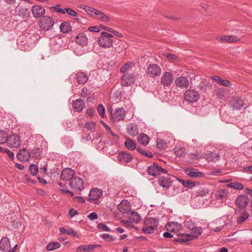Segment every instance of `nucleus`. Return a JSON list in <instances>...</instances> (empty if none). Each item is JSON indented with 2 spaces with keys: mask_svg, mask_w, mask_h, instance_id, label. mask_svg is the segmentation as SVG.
<instances>
[{
  "mask_svg": "<svg viewBox=\"0 0 252 252\" xmlns=\"http://www.w3.org/2000/svg\"><path fill=\"white\" fill-rule=\"evenodd\" d=\"M249 202V198L246 195H241L237 197L235 203L236 205L242 209H245Z\"/></svg>",
  "mask_w": 252,
  "mask_h": 252,
  "instance_id": "nucleus-14",
  "label": "nucleus"
},
{
  "mask_svg": "<svg viewBox=\"0 0 252 252\" xmlns=\"http://www.w3.org/2000/svg\"><path fill=\"white\" fill-rule=\"evenodd\" d=\"M102 237L106 240L107 242H111L116 240L115 238H114L112 235L109 234L105 233L102 235Z\"/></svg>",
  "mask_w": 252,
  "mask_h": 252,
  "instance_id": "nucleus-56",
  "label": "nucleus"
},
{
  "mask_svg": "<svg viewBox=\"0 0 252 252\" xmlns=\"http://www.w3.org/2000/svg\"><path fill=\"white\" fill-rule=\"evenodd\" d=\"M31 153L26 148L20 150L17 155V158L21 161H27L31 158Z\"/></svg>",
  "mask_w": 252,
  "mask_h": 252,
  "instance_id": "nucleus-19",
  "label": "nucleus"
},
{
  "mask_svg": "<svg viewBox=\"0 0 252 252\" xmlns=\"http://www.w3.org/2000/svg\"><path fill=\"white\" fill-rule=\"evenodd\" d=\"M72 77L73 78L76 79L78 83L79 84H85L88 80L89 78L86 73L81 71L77 72L75 75L74 74L71 75L70 76V78L71 79Z\"/></svg>",
  "mask_w": 252,
  "mask_h": 252,
  "instance_id": "nucleus-16",
  "label": "nucleus"
},
{
  "mask_svg": "<svg viewBox=\"0 0 252 252\" xmlns=\"http://www.w3.org/2000/svg\"><path fill=\"white\" fill-rule=\"evenodd\" d=\"M199 97V94L194 90H190V102L196 101Z\"/></svg>",
  "mask_w": 252,
  "mask_h": 252,
  "instance_id": "nucleus-42",
  "label": "nucleus"
},
{
  "mask_svg": "<svg viewBox=\"0 0 252 252\" xmlns=\"http://www.w3.org/2000/svg\"><path fill=\"white\" fill-rule=\"evenodd\" d=\"M165 227L167 231L172 232L174 234L182 229V225L175 222H168Z\"/></svg>",
  "mask_w": 252,
  "mask_h": 252,
  "instance_id": "nucleus-22",
  "label": "nucleus"
},
{
  "mask_svg": "<svg viewBox=\"0 0 252 252\" xmlns=\"http://www.w3.org/2000/svg\"><path fill=\"white\" fill-rule=\"evenodd\" d=\"M226 187L239 190H242L244 189L243 185L241 183L237 182L229 183L226 185Z\"/></svg>",
  "mask_w": 252,
  "mask_h": 252,
  "instance_id": "nucleus-40",
  "label": "nucleus"
},
{
  "mask_svg": "<svg viewBox=\"0 0 252 252\" xmlns=\"http://www.w3.org/2000/svg\"><path fill=\"white\" fill-rule=\"evenodd\" d=\"M75 171L74 170L66 168L64 169L61 174V179L63 181L71 180L74 178Z\"/></svg>",
  "mask_w": 252,
  "mask_h": 252,
  "instance_id": "nucleus-13",
  "label": "nucleus"
},
{
  "mask_svg": "<svg viewBox=\"0 0 252 252\" xmlns=\"http://www.w3.org/2000/svg\"><path fill=\"white\" fill-rule=\"evenodd\" d=\"M172 232L167 231L163 233V235L165 238H173V241L174 242H178L181 243H184L189 241V234H186L179 233H172Z\"/></svg>",
  "mask_w": 252,
  "mask_h": 252,
  "instance_id": "nucleus-3",
  "label": "nucleus"
},
{
  "mask_svg": "<svg viewBox=\"0 0 252 252\" xmlns=\"http://www.w3.org/2000/svg\"><path fill=\"white\" fill-rule=\"evenodd\" d=\"M146 72L150 77L154 78L160 75L161 68L157 64H150L147 67Z\"/></svg>",
  "mask_w": 252,
  "mask_h": 252,
  "instance_id": "nucleus-11",
  "label": "nucleus"
},
{
  "mask_svg": "<svg viewBox=\"0 0 252 252\" xmlns=\"http://www.w3.org/2000/svg\"><path fill=\"white\" fill-rule=\"evenodd\" d=\"M60 30L63 33H68L71 31L72 28L70 24L64 22L62 23L60 26Z\"/></svg>",
  "mask_w": 252,
  "mask_h": 252,
  "instance_id": "nucleus-38",
  "label": "nucleus"
},
{
  "mask_svg": "<svg viewBox=\"0 0 252 252\" xmlns=\"http://www.w3.org/2000/svg\"><path fill=\"white\" fill-rule=\"evenodd\" d=\"M60 247V244L58 242H51L46 246V249L48 251H51L55 250Z\"/></svg>",
  "mask_w": 252,
  "mask_h": 252,
  "instance_id": "nucleus-45",
  "label": "nucleus"
},
{
  "mask_svg": "<svg viewBox=\"0 0 252 252\" xmlns=\"http://www.w3.org/2000/svg\"><path fill=\"white\" fill-rule=\"evenodd\" d=\"M134 66L133 63H127L124 65L120 69V72L123 73H126L131 71L132 68Z\"/></svg>",
  "mask_w": 252,
  "mask_h": 252,
  "instance_id": "nucleus-39",
  "label": "nucleus"
},
{
  "mask_svg": "<svg viewBox=\"0 0 252 252\" xmlns=\"http://www.w3.org/2000/svg\"><path fill=\"white\" fill-rule=\"evenodd\" d=\"M230 106L235 110H240L244 106V101L242 98L238 97H233L229 101Z\"/></svg>",
  "mask_w": 252,
  "mask_h": 252,
  "instance_id": "nucleus-17",
  "label": "nucleus"
},
{
  "mask_svg": "<svg viewBox=\"0 0 252 252\" xmlns=\"http://www.w3.org/2000/svg\"><path fill=\"white\" fill-rule=\"evenodd\" d=\"M7 137L8 134L5 131L0 130V144H2L6 142Z\"/></svg>",
  "mask_w": 252,
  "mask_h": 252,
  "instance_id": "nucleus-47",
  "label": "nucleus"
},
{
  "mask_svg": "<svg viewBox=\"0 0 252 252\" xmlns=\"http://www.w3.org/2000/svg\"><path fill=\"white\" fill-rule=\"evenodd\" d=\"M138 142L143 146H146L149 142V137L146 134L141 133L137 137Z\"/></svg>",
  "mask_w": 252,
  "mask_h": 252,
  "instance_id": "nucleus-31",
  "label": "nucleus"
},
{
  "mask_svg": "<svg viewBox=\"0 0 252 252\" xmlns=\"http://www.w3.org/2000/svg\"><path fill=\"white\" fill-rule=\"evenodd\" d=\"M196 184L197 185V188H199V190H197V192L198 193L197 195L203 196L206 194H209L210 192L211 191L209 188L208 187V186L203 185L199 186V182H194L190 180V189H192L193 187H195Z\"/></svg>",
  "mask_w": 252,
  "mask_h": 252,
  "instance_id": "nucleus-9",
  "label": "nucleus"
},
{
  "mask_svg": "<svg viewBox=\"0 0 252 252\" xmlns=\"http://www.w3.org/2000/svg\"><path fill=\"white\" fill-rule=\"evenodd\" d=\"M88 218L90 220H94L98 218V215L96 213L92 212L88 216Z\"/></svg>",
  "mask_w": 252,
  "mask_h": 252,
  "instance_id": "nucleus-64",
  "label": "nucleus"
},
{
  "mask_svg": "<svg viewBox=\"0 0 252 252\" xmlns=\"http://www.w3.org/2000/svg\"><path fill=\"white\" fill-rule=\"evenodd\" d=\"M38 24L41 30L48 31L52 29L55 22L52 17L44 15L40 18Z\"/></svg>",
  "mask_w": 252,
  "mask_h": 252,
  "instance_id": "nucleus-2",
  "label": "nucleus"
},
{
  "mask_svg": "<svg viewBox=\"0 0 252 252\" xmlns=\"http://www.w3.org/2000/svg\"><path fill=\"white\" fill-rule=\"evenodd\" d=\"M135 81V77L134 75V72L130 71V73H126L123 76L121 79V84L123 86L128 87L133 84Z\"/></svg>",
  "mask_w": 252,
  "mask_h": 252,
  "instance_id": "nucleus-7",
  "label": "nucleus"
},
{
  "mask_svg": "<svg viewBox=\"0 0 252 252\" xmlns=\"http://www.w3.org/2000/svg\"><path fill=\"white\" fill-rule=\"evenodd\" d=\"M143 232L148 233L152 234L154 233L156 231L157 229L152 226H147L142 228Z\"/></svg>",
  "mask_w": 252,
  "mask_h": 252,
  "instance_id": "nucleus-49",
  "label": "nucleus"
},
{
  "mask_svg": "<svg viewBox=\"0 0 252 252\" xmlns=\"http://www.w3.org/2000/svg\"><path fill=\"white\" fill-rule=\"evenodd\" d=\"M85 127L87 129L91 130L95 127V124L94 122H87L85 125Z\"/></svg>",
  "mask_w": 252,
  "mask_h": 252,
  "instance_id": "nucleus-61",
  "label": "nucleus"
},
{
  "mask_svg": "<svg viewBox=\"0 0 252 252\" xmlns=\"http://www.w3.org/2000/svg\"><path fill=\"white\" fill-rule=\"evenodd\" d=\"M192 144L191 145V147L195 150V153H190V160H198L200 158H201L203 157V155H201L199 149L200 148L199 143L197 142L196 139H192Z\"/></svg>",
  "mask_w": 252,
  "mask_h": 252,
  "instance_id": "nucleus-8",
  "label": "nucleus"
},
{
  "mask_svg": "<svg viewBox=\"0 0 252 252\" xmlns=\"http://www.w3.org/2000/svg\"><path fill=\"white\" fill-rule=\"evenodd\" d=\"M249 217V213L248 212H244L241 216L237 217V222L239 224H241L244 222V221L247 220Z\"/></svg>",
  "mask_w": 252,
  "mask_h": 252,
  "instance_id": "nucleus-43",
  "label": "nucleus"
},
{
  "mask_svg": "<svg viewBox=\"0 0 252 252\" xmlns=\"http://www.w3.org/2000/svg\"><path fill=\"white\" fill-rule=\"evenodd\" d=\"M76 43L81 46H86L88 43V38L84 33L78 34L75 39Z\"/></svg>",
  "mask_w": 252,
  "mask_h": 252,
  "instance_id": "nucleus-26",
  "label": "nucleus"
},
{
  "mask_svg": "<svg viewBox=\"0 0 252 252\" xmlns=\"http://www.w3.org/2000/svg\"><path fill=\"white\" fill-rule=\"evenodd\" d=\"M30 169L31 171V174L33 176H35L38 172V166L36 164H32L30 165Z\"/></svg>",
  "mask_w": 252,
  "mask_h": 252,
  "instance_id": "nucleus-53",
  "label": "nucleus"
},
{
  "mask_svg": "<svg viewBox=\"0 0 252 252\" xmlns=\"http://www.w3.org/2000/svg\"><path fill=\"white\" fill-rule=\"evenodd\" d=\"M117 158L121 164L129 162L132 160V156L131 155L126 152H121L119 153Z\"/></svg>",
  "mask_w": 252,
  "mask_h": 252,
  "instance_id": "nucleus-21",
  "label": "nucleus"
},
{
  "mask_svg": "<svg viewBox=\"0 0 252 252\" xmlns=\"http://www.w3.org/2000/svg\"><path fill=\"white\" fill-rule=\"evenodd\" d=\"M19 11L21 14L25 17H29L30 15V11L27 7L20 6L18 8Z\"/></svg>",
  "mask_w": 252,
  "mask_h": 252,
  "instance_id": "nucleus-46",
  "label": "nucleus"
},
{
  "mask_svg": "<svg viewBox=\"0 0 252 252\" xmlns=\"http://www.w3.org/2000/svg\"><path fill=\"white\" fill-rule=\"evenodd\" d=\"M228 191L227 189H220L216 192V196L218 199H223L226 198L228 195Z\"/></svg>",
  "mask_w": 252,
  "mask_h": 252,
  "instance_id": "nucleus-37",
  "label": "nucleus"
},
{
  "mask_svg": "<svg viewBox=\"0 0 252 252\" xmlns=\"http://www.w3.org/2000/svg\"><path fill=\"white\" fill-rule=\"evenodd\" d=\"M202 155V158H205L208 162H215L219 160L220 158V153L217 152H212L210 153L206 154L205 155L204 154Z\"/></svg>",
  "mask_w": 252,
  "mask_h": 252,
  "instance_id": "nucleus-25",
  "label": "nucleus"
},
{
  "mask_svg": "<svg viewBox=\"0 0 252 252\" xmlns=\"http://www.w3.org/2000/svg\"><path fill=\"white\" fill-rule=\"evenodd\" d=\"M70 188L74 191H80L84 188L83 180L79 177H74L69 183Z\"/></svg>",
  "mask_w": 252,
  "mask_h": 252,
  "instance_id": "nucleus-5",
  "label": "nucleus"
},
{
  "mask_svg": "<svg viewBox=\"0 0 252 252\" xmlns=\"http://www.w3.org/2000/svg\"><path fill=\"white\" fill-rule=\"evenodd\" d=\"M127 217L129 220L136 223L139 222L141 220L140 215L134 211L130 212Z\"/></svg>",
  "mask_w": 252,
  "mask_h": 252,
  "instance_id": "nucleus-34",
  "label": "nucleus"
},
{
  "mask_svg": "<svg viewBox=\"0 0 252 252\" xmlns=\"http://www.w3.org/2000/svg\"><path fill=\"white\" fill-rule=\"evenodd\" d=\"M96 15L99 16V19L103 22H109L110 21V18L104 13L101 11L98 10L96 13Z\"/></svg>",
  "mask_w": 252,
  "mask_h": 252,
  "instance_id": "nucleus-51",
  "label": "nucleus"
},
{
  "mask_svg": "<svg viewBox=\"0 0 252 252\" xmlns=\"http://www.w3.org/2000/svg\"><path fill=\"white\" fill-rule=\"evenodd\" d=\"M67 234L72 235L73 237H78L77 232L73 228H69L67 230Z\"/></svg>",
  "mask_w": 252,
  "mask_h": 252,
  "instance_id": "nucleus-63",
  "label": "nucleus"
},
{
  "mask_svg": "<svg viewBox=\"0 0 252 252\" xmlns=\"http://www.w3.org/2000/svg\"><path fill=\"white\" fill-rule=\"evenodd\" d=\"M174 153L177 156L181 157L183 156L184 149L179 147H176L174 148Z\"/></svg>",
  "mask_w": 252,
  "mask_h": 252,
  "instance_id": "nucleus-59",
  "label": "nucleus"
},
{
  "mask_svg": "<svg viewBox=\"0 0 252 252\" xmlns=\"http://www.w3.org/2000/svg\"><path fill=\"white\" fill-rule=\"evenodd\" d=\"M65 12H66L69 15L74 17H76L78 16L77 13L75 10L68 7L65 8Z\"/></svg>",
  "mask_w": 252,
  "mask_h": 252,
  "instance_id": "nucleus-60",
  "label": "nucleus"
},
{
  "mask_svg": "<svg viewBox=\"0 0 252 252\" xmlns=\"http://www.w3.org/2000/svg\"><path fill=\"white\" fill-rule=\"evenodd\" d=\"M211 78L216 81L217 83H219L220 85L225 86V87H230L231 85V83L230 81L227 80H223L221 77L214 75L211 77Z\"/></svg>",
  "mask_w": 252,
  "mask_h": 252,
  "instance_id": "nucleus-32",
  "label": "nucleus"
},
{
  "mask_svg": "<svg viewBox=\"0 0 252 252\" xmlns=\"http://www.w3.org/2000/svg\"><path fill=\"white\" fill-rule=\"evenodd\" d=\"M173 81L172 74L169 72H165L161 78V83L164 86H168L171 85Z\"/></svg>",
  "mask_w": 252,
  "mask_h": 252,
  "instance_id": "nucleus-24",
  "label": "nucleus"
},
{
  "mask_svg": "<svg viewBox=\"0 0 252 252\" xmlns=\"http://www.w3.org/2000/svg\"><path fill=\"white\" fill-rule=\"evenodd\" d=\"M31 154H32L36 158H40L42 157V155L41 154V151L40 148L38 147L34 148L30 152Z\"/></svg>",
  "mask_w": 252,
  "mask_h": 252,
  "instance_id": "nucleus-50",
  "label": "nucleus"
},
{
  "mask_svg": "<svg viewBox=\"0 0 252 252\" xmlns=\"http://www.w3.org/2000/svg\"><path fill=\"white\" fill-rule=\"evenodd\" d=\"M203 176V173L197 171L195 169L190 168V177L201 178Z\"/></svg>",
  "mask_w": 252,
  "mask_h": 252,
  "instance_id": "nucleus-41",
  "label": "nucleus"
},
{
  "mask_svg": "<svg viewBox=\"0 0 252 252\" xmlns=\"http://www.w3.org/2000/svg\"><path fill=\"white\" fill-rule=\"evenodd\" d=\"M189 104V92L187 91L185 93V99L183 100L182 103V107L184 108L188 109V105Z\"/></svg>",
  "mask_w": 252,
  "mask_h": 252,
  "instance_id": "nucleus-48",
  "label": "nucleus"
},
{
  "mask_svg": "<svg viewBox=\"0 0 252 252\" xmlns=\"http://www.w3.org/2000/svg\"><path fill=\"white\" fill-rule=\"evenodd\" d=\"M136 143L129 138H127L125 142V146L129 150L133 151L136 149Z\"/></svg>",
  "mask_w": 252,
  "mask_h": 252,
  "instance_id": "nucleus-36",
  "label": "nucleus"
},
{
  "mask_svg": "<svg viewBox=\"0 0 252 252\" xmlns=\"http://www.w3.org/2000/svg\"><path fill=\"white\" fill-rule=\"evenodd\" d=\"M147 172L150 175L156 176L162 173L167 174V171L165 169L162 168L157 162H154L153 165L148 167Z\"/></svg>",
  "mask_w": 252,
  "mask_h": 252,
  "instance_id": "nucleus-4",
  "label": "nucleus"
},
{
  "mask_svg": "<svg viewBox=\"0 0 252 252\" xmlns=\"http://www.w3.org/2000/svg\"><path fill=\"white\" fill-rule=\"evenodd\" d=\"M7 144L11 148H17L21 145L20 136L16 134H10L7 137Z\"/></svg>",
  "mask_w": 252,
  "mask_h": 252,
  "instance_id": "nucleus-6",
  "label": "nucleus"
},
{
  "mask_svg": "<svg viewBox=\"0 0 252 252\" xmlns=\"http://www.w3.org/2000/svg\"><path fill=\"white\" fill-rule=\"evenodd\" d=\"M83 9L88 14L90 15H92L93 14L96 15V13L98 11V10H96L94 8L87 6L83 8Z\"/></svg>",
  "mask_w": 252,
  "mask_h": 252,
  "instance_id": "nucleus-54",
  "label": "nucleus"
},
{
  "mask_svg": "<svg viewBox=\"0 0 252 252\" xmlns=\"http://www.w3.org/2000/svg\"><path fill=\"white\" fill-rule=\"evenodd\" d=\"M177 180L182 184L184 187L188 188L189 187V180H188L187 181H185L182 179H180L179 178H176Z\"/></svg>",
  "mask_w": 252,
  "mask_h": 252,
  "instance_id": "nucleus-62",
  "label": "nucleus"
},
{
  "mask_svg": "<svg viewBox=\"0 0 252 252\" xmlns=\"http://www.w3.org/2000/svg\"><path fill=\"white\" fill-rule=\"evenodd\" d=\"M102 195V191L97 188L92 189L89 194V200L93 203H97Z\"/></svg>",
  "mask_w": 252,
  "mask_h": 252,
  "instance_id": "nucleus-10",
  "label": "nucleus"
},
{
  "mask_svg": "<svg viewBox=\"0 0 252 252\" xmlns=\"http://www.w3.org/2000/svg\"><path fill=\"white\" fill-rule=\"evenodd\" d=\"M85 102L81 99H76L73 103V108L75 111L80 112L85 107Z\"/></svg>",
  "mask_w": 252,
  "mask_h": 252,
  "instance_id": "nucleus-29",
  "label": "nucleus"
},
{
  "mask_svg": "<svg viewBox=\"0 0 252 252\" xmlns=\"http://www.w3.org/2000/svg\"><path fill=\"white\" fill-rule=\"evenodd\" d=\"M33 16L34 18H41L44 16L45 13V9L41 6L38 5H33L31 9Z\"/></svg>",
  "mask_w": 252,
  "mask_h": 252,
  "instance_id": "nucleus-20",
  "label": "nucleus"
},
{
  "mask_svg": "<svg viewBox=\"0 0 252 252\" xmlns=\"http://www.w3.org/2000/svg\"><path fill=\"white\" fill-rule=\"evenodd\" d=\"M158 182L159 185L164 188H168L171 186L172 181L170 178L169 177H160L158 178Z\"/></svg>",
  "mask_w": 252,
  "mask_h": 252,
  "instance_id": "nucleus-30",
  "label": "nucleus"
},
{
  "mask_svg": "<svg viewBox=\"0 0 252 252\" xmlns=\"http://www.w3.org/2000/svg\"><path fill=\"white\" fill-rule=\"evenodd\" d=\"M136 150L142 155H143L147 158H152L153 157V155L151 152L146 151L141 148L138 147L136 148Z\"/></svg>",
  "mask_w": 252,
  "mask_h": 252,
  "instance_id": "nucleus-44",
  "label": "nucleus"
},
{
  "mask_svg": "<svg viewBox=\"0 0 252 252\" xmlns=\"http://www.w3.org/2000/svg\"><path fill=\"white\" fill-rule=\"evenodd\" d=\"M126 131L130 136L134 137L138 134L139 127L136 125L129 124L127 126Z\"/></svg>",
  "mask_w": 252,
  "mask_h": 252,
  "instance_id": "nucleus-28",
  "label": "nucleus"
},
{
  "mask_svg": "<svg viewBox=\"0 0 252 252\" xmlns=\"http://www.w3.org/2000/svg\"><path fill=\"white\" fill-rule=\"evenodd\" d=\"M100 246L98 245H84L80 246L76 249L77 251H85L88 252L94 250L96 248H99Z\"/></svg>",
  "mask_w": 252,
  "mask_h": 252,
  "instance_id": "nucleus-33",
  "label": "nucleus"
},
{
  "mask_svg": "<svg viewBox=\"0 0 252 252\" xmlns=\"http://www.w3.org/2000/svg\"><path fill=\"white\" fill-rule=\"evenodd\" d=\"M113 35L105 32H101V36L98 38V45L103 48H109L113 44Z\"/></svg>",
  "mask_w": 252,
  "mask_h": 252,
  "instance_id": "nucleus-1",
  "label": "nucleus"
},
{
  "mask_svg": "<svg viewBox=\"0 0 252 252\" xmlns=\"http://www.w3.org/2000/svg\"><path fill=\"white\" fill-rule=\"evenodd\" d=\"M110 113L114 121L122 120L126 116V111L123 108H117L115 109L114 113H112V111Z\"/></svg>",
  "mask_w": 252,
  "mask_h": 252,
  "instance_id": "nucleus-12",
  "label": "nucleus"
},
{
  "mask_svg": "<svg viewBox=\"0 0 252 252\" xmlns=\"http://www.w3.org/2000/svg\"><path fill=\"white\" fill-rule=\"evenodd\" d=\"M0 250L3 252H14L11 251L9 239L6 237H3L0 241Z\"/></svg>",
  "mask_w": 252,
  "mask_h": 252,
  "instance_id": "nucleus-18",
  "label": "nucleus"
},
{
  "mask_svg": "<svg viewBox=\"0 0 252 252\" xmlns=\"http://www.w3.org/2000/svg\"><path fill=\"white\" fill-rule=\"evenodd\" d=\"M97 227L99 229H101L103 231H111V229L104 223H99L97 224Z\"/></svg>",
  "mask_w": 252,
  "mask_h": 252,
  "instance_id": "nucleus-55",
  "label": "nucleus"
},
{
  "mask_svg": "<svg viewBox=\"0 0 252 252\" xmlns=\"http://www.w3.org/2000/svg\"><path fill=\"white\" fill-rule=\"evenodd\" d=\"M164 56L169 60L173 61L174 63H177L179 61V60L178 58V57L173 54L165 53L164 54Z\"/></svg>",
  "mask_w": 252,
  "mask_h": 252,
  "instance_id": "nucleus-52",
  "label": "nucleus"
},
{
  "mask_svg": "<svg viewBox=\"0 0 252 252\" xmlns=\"http://www.w3.org/2000/svg\"><path fill=\"white\" fill-rule=\"evenodd\" d=\"M167 143L163 140H160L157 143V148L159 149H163L166 147Z\"/></svg>",
  "mask_w": 252,
  "mask_h": 252,
  "instance_id": "nucleus-58",
  "label": "nucleus"
},
{
  "mask_svg": "<svg viewBox=\"0 0 252 252\" xmlns=\"http://www.w3.org/2000/svg\"><path fill=\"white\" fill-rule=\"evenodd\" d=\"M97 110L98 113L100 114V115L101 116V117L102 118H104V116H105V108H104V107L101 104H99L97 107Z\"/></svg>",
  "mask_w": 252,
  "mask_h": 252,
  "instance_id": "nucleus-57",
  "label": "nucleus"
},
{
  "mask_svg": "<svg viewBox=\"0 0 252 252\" xmlns=\"http://www.w3.org/2000/svg\"><path fill=\"white\" fill-rule=\"evenodd\" d=\"M144 224L147 226H152L157 229L158 224V220L155 218H147L144 220Z\"/></svg>",
  "mask_w": 252,
  "mask_h": 252,
  "instance_id": "nucleus-35",
  "label": "nucleus"
},
{
  "mask_svg": "<svg viewBox=\"0 0 252 252\" xmlns=\"http://www.w3.org/2000/svg\"><path fill=\"white\" fill-rule=\"evenodd\" d=\"M202 232L203 229L201 227L193 226L190 229V241L198 239Z\"/></svg>",
  "mask_w": 252,
  "mask_h": 252,
  "instance_id": "nucleus-23",
  "label": "nucleus"
},
{
  "mask_svg": "<svg viewBox=\"0 0 252 252\" xmlns=\"http://www.w3.org/2000/svg\"><path fill=\"white\" fill-rule=\"evenodd\" d=\"M131 204L126 200L124 199L118 205V209L123 214H128L131 210Z\"/></svg>",
  "mask_w": 252,
  "mask_h": 252,
  "instance_id": "nucleus-15",
  "label": "nucleus"
},
{
  "mask_svg": "<svg viewBox=\"0 0 252 252\" xmlns=\"http://www.w3.org/2000/svg\"><path fill=\"white\" fill-rule=\"evenodd\" d=\"M175 82L177 86L182 88H187L189 85V81L185 77L181 76L177 78Z\"/></svg>",
  "mask_w": 252,
  "mask_h": 252,
  "instance_id": "nucleus-27",
  "label": "nucleus"
}]
</instances>
